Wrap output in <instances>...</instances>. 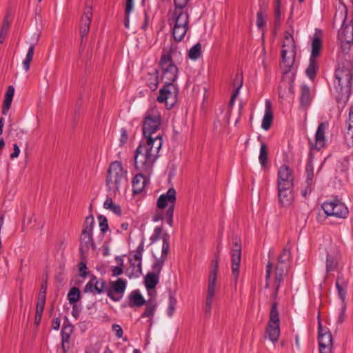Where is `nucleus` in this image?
<instances>
[{
    "instance_id": "nucleus-1",
    "label": "nucleus",
    "mask_w": 353,
    "mask_h": 353,
    "mask_svg": "<svg viewBox=\"0 0 353 353\" xmlns=\"http://www.w3.org/2000/svg\"><path fill=\"white\" fill-rule=\"evenodd\" d=\"M161 124L159 110L152 107L145 112L143 121V139L137 148L134 164L137 173L134 176H150L154 163L159 157L163 137L158 132Z\"/></svg>"
},
{
    "instance_id": "nucleus-2",
    "label": "nucleus",
    "mask_w": 353,
    "mask_h": 353,
    "mask_svg": "<svg viewBox=\"0 0 353 353\" xmlns=\"http://www.w3.org/2000/svg\"><path fill=\"white\" fill-rule=\"evenodd\" d=\"M189 0H174V8L168 12V24L176 41H181L189 29Z\"/></svg>"
},
{
    "instance_id": "nucleus-3",
    "label": "nucleus",
    "mask_w": 353,
    "mask_h": 353,
    "mask_svg": "<svg viewBox=\"0 0 353 353\" xmlns=\"http://www.w3.org/2000/svg\"><path fill=\"white\" fill-rule=\"evenodd\" d=\"M126 287L127 281L123 279L110 281L108 286L103 279H97L95 275H92L83 288V292H90L92 294L106 293L107 296L112 301L119 302L123 297Z\"/></svg>"
},
{
    "instance_id": "nucleus-4",
    "label": "nucleus",
    "mask_w": 353,
    "mask_h": 353,
    "mask_svg": "<svg viewBox=\"0 0 353 353\" xmlns=\"http://www.w3.org/2000/svg\"><path fill=\"white\" fill-rule=\"evenodd\" d=\"M181 57V54L177 48L173 45H169L163 48L159 61V68L161 74V79L164 83H174L178 78L179 69L174 63V59Z\"/></svg>"
},
{
    "instance_id": "nucleus-5",
    "label": "nucleus",
    "mask_w": 353,
    "mask_h": 353,
    "mask_svg": "<svg viewBox=\"0 0 353 353\" xmlns=\"http://www.w3.org/2000/svg\"><path fill=\"white\" fill-rule=\"evenodd\" d=\"M353 79V64L346 60L339 63L335 71L334 81V90L338 100H342L343 97L347 98L351 92L352 81Z\"/></svg>"
},
{
    "instance_id": "nucleus-6",
    "label": "nucleus",
    "mask_w": 353,
    "mask_h": 353,
    "mask_svg": "<svg viewBox=\"0 0 353 353\" xmlns=\"http://www.w3.org/2000/svg\"><path fill=\"white\" fill-rule=\"evenodd\" d=\"M176 203V192L174 188H170L165 193L161 194L157 201V208L165 210L166 223L170 227L173 226L174 211Z\"/></svg>"
},
{
    "instance_id": "nucleus-7",
    "label": "nucleus",
    "mask_w": 353,
    "mask_h": 353,
    "mask_svg": "<svg viewBox=\"0 0 353 353\" xmlns=\"http://www.w3.org/2000/svg\"><path fill=\"white\" fill-rule=\"evenodd\" d=\"M94 219L92 214L88 216L83 223V230L80 236L79 252L84 256L92 248L95 250L96 245L92 237Z\"/></svg>"
},
{
    "instance_id": "nucleus-8",
    "label": "nucleus",
    "mask_w": 353,
    "mask_h": 353,
    "mask_svg": "<svg viewBox=\"0 0 353 353\" xmlns=\"http://www.w3.org/2000/svg\"><path fill=\"white\" fill-rule=\"evenodd\" d=\"M296 57V46L293 36L287 33L283 41L281 50V67L284 68L286 73L290 71L294 65Z\"/></svg>"
},
{
    "instance_id": "nucleus-9",
    "label": "nucleus",
    "mask_w": 353,
    "mask_h": 353,
    "mask_svg": "<svg viewBox=\"0 0 353 353\" xmlns=\"http://www.w3.org/2000/svg\"><path fill=\"white\" fill-rule=\"evenodd\" d=\"M218 260L212 261L210 274L208 277V286L205 307V315L209 317L211 314V309L213 299L215 294V285L217 279Z\"/></svg>"
},
{
    "instance_id": "nucleus-10",
    "label": "nucleus",
    "mask_w": 353,
    "mask_h": 353,
    "mask_svg": "<svg viewBox=\"0 0 353 353\" xmlns=\"http://www.w3.org/2000/svg\"><path fill=\"white\" fill-rule=\"evenodd\" d=\"M266 333L269 339L273 343H276L280 336L279 314L277 308V303L272 304L270 320L268 323Z\"/></svg>"
},
{
    "instance_id": "nucleus-11",
    "label": "nucleus",
    "mask_w": 353,
    "mask_h": 353,
    "mask_svg": "<svg viewBox=\"0 0 353 353\" xmlns=\"http://www.w3.org/2000/svg\"><path fill=\"white\" fill-rule=\"evenodd\" d=\"M144 251V239H142L134 252V259L137 263L129 259L130 266L125 270V274L129 279L138 278L142 273V256Z\"/></svg>"
},
{
    "instance_id": "nucleus-12",
    "label": "nucleus",
    "mask_w": 353,
    "mask_h": 353,
    "mask_svg": "<svg viewBox=\"0 0 353 353\" xmlns=\"http://www.w3.org/2000/svg\"><path fill=\"white\" fill-rule=\"evenodd\" d=\"M164 85L159 90L157 101L165 103L168 109H171L176 103L178 89L172 83H164Z\"/></svg>"
},
{
    "instance_id": "nucleus-13",
    "label": "nucleus",
    "mask_w": 353,
    "mask_h": 353,
    "mask_svg": "<svg viewBox=\"0 0 353 353\" xmlns=\"http://www.w3.org/2000/svg\"><path fill=\"white\" fill-rule=\"evenodd\" d=\"M321 207L327 216L345 219L349 213L347 206L338 199H334L330 201H325Z\"/></svg>"
},
{
    "instance_id": "nucleus-14",
    "label": "nucleus",
    "mask_w": 353,
    "mask_h": 353,
    "mask_svg": "<svg viewBox=\"0 0 353 353\" xmlns=\"http://www.w3.org/2000/svg\"><path fill=\"white\" fill-rule=\"evenodd\" d=\"M318 341L320 353H331L333 346L332 335L327 327L322 326L321 321L318 323Z\"/></svg>"
},
{
    "instance_id": "nucleus-15",
    "label": "nucleus",
    "mask_w": 353,
    "mask_h": 353,
    "mask_svg": "<svg viewBox=\"0 0 353 353\" xmlns=\"http://www.w3.org/2000/svg\"><path fill=\"white\" fill-rule=\"evenodd\" d=\"M234 248L232 249L231 255L232 272L234 276L235 281H237L239 275V265L241 260V241L236 238L234 242Z\"/></svg>"
},
{
    "instance_id": "nucleus-16",
    "label": "nucleus",
    "mask_w": 353,
    "mask_h": 353,
    "mask_svg": "<svg viewBox=\"0 0 353 353\" xmlns=\"http://www.w3.org/2000/svg\"><path fill=\"white\" fill-rule=\"evenodd\" d=\"M168 236L163 237V245L161 250V254L159 258L155 257L154 261L152 265V273L157 274L160 276L161 270L165 264V261L167 259L168 254L170 250V244Z\"/></svg>"
},
{
    "instance_id": "nucleus-17",
    "label": "nucleus",
    "mask_w": 353,
    "mask_h": 353,
    "mask_svg": "<svg viewBox=\"0 0 353 353\" xmlns=\"http://www.w3.org/2000/svg\"><path fill=\"white\" fill-rule=\"evenodd\" d=\"M323 32L322 30L319 28H315L312 37L310 59H317V58L320 56L323 47Z\"/></svg>"
},
{
    "instance_id": "nucleus-18",
    "label": "nucleus",
    "mask_w": 353,
    "mask_h": 353,
    "mask_svg": "<svg viewBox=\"0 0 353 353\" xmlns=\"http://www.w3.org/2000/svg\"><path fill=\"white\" fill-rule=\"evenodd\" d=\"M92 17V8L89 6L85 7L81 19L80 24V33L82 39L85 37L90 31V25L91 23Z\"/></svg>"
},
{
    "instance_id": "nucleus-19",
    "label": "nucleus",
    "mask_w": 353,
    "mask_h": 353,
    "mask_svg": "<svg viewBox=\"0 0 353 353\" xmlns=\"http://www.w3.org/2000/svg\"><path fill=\"white\" fill-rule=\"evenodd\" d=\"M348 283V278H346L341 272H339L336 280V288L338 295L341 301L345 300Z\"/></svg>"
},
{
    "instance_id": "nucleus-20",
    "label": "nucleus",
    "mask_w": 353,
    "mask_h": 353,
    "mask_svg": "<svg viewBox=\"0 0 353 353\" xmlns=\"http://www.w3.org/2000/svg\"><path fill=\"white\" fill-rule=\"evenodd\" d=\"M327 125L325 123H321L317 128L315 133L314 143H311L312 148L316 150H320L325 145V132Z\"/></svg>"
},
{
    "instance_id": "nucleus-21",
    "label": "nucleus",
    "mask_w": 353,
    "mask_h": 353,
    "mask_svg": "<svg viewBox=\"0 0 353 353\" xmlns=\"http://www.w3.org/2000/svg\"><path fill=\"white\" fill-rule=\"evenodd\" d=\"M347 17V8L343 3H339L336 6V12L334 17V26L339 25L343 26L345 23Z\"/></svg>"
},
{
    "instance_id": "nucleus-22",
    "label": "nucleus",
    "mask_w": 353,
    "mask_h": 353,
    "mask_svg": "<svg viewBox=\"0 0 353 353\" xmlns=\"http://www.w3.org/2000/svg\"><path fill=\"white\" fill-rule=\"evenodd\" d=\"M273 120V115L272 111V103L269 99L265 100V112L262 119L261 128L264 130L270 129Z\"/></svg>"
},
{
    "instance_id": "nucleus-23",
    "label": "nucleus",
    "mask_w": 353,
    "mask_h": 353,
    "mask_svg": "<svg viewBox=\"0 0 353 353\" xmlns=\"http://www.w3.org/2000/svg\"><path fill=\"white\" fill-rule=\"evenodd\" d=\"M73 332V326L68 323H64L61 329V347L63 352H66L68 350V347H66V344L69 343L71 335Z\"/></svg>"
},
{
    "instance_id": "nucleus-24",
    "label": "nucleus",
    "mask_w": 353,
    "mask_h": 353,
    "mask_svg": "<svg viewBox=\"0 0 353 353\" xmlns=\"http://www.w3.org/2000/svg\"><path fill=\"white\" fill-rule=\"evenodd\" d=\"M128 174L127 170L124 169L121 161H114L110 165L108 176H125Z\"/></svg>"
},
{
    "instance_id": "nucleus-25",
    "label": "nucleus",
    "mask_w": 353,
    "mask_h": 353,
    "mask_svg": "<svg viewBox=\"0 0 353 353\" xmlns=\"http://www.w3.org/2000/svg\"><path fill=\"white\" fill-rule=\"evenodd\" d=\"M145 300L139 290L132 291L129 295L128 305L130 307H141L145 305Z\"/></svg>"
},
{
    "instance_id": "nucleus-26",
    "label": "nucleus",
    "mask_w": 353,
    "mask_h": 353,
    "mask_svg": "<svg viewBox=\"0 0 353 353\" xmlns=\"http://www.w3.org/2000/svg\"><path fill=\"white\" fill-rule=\"evenodd\" d=\"M278 196L279 203L281 206H289L294 200L293 190H278Z\"/></svg>"
},
{
    "instance_id": "nucleus-27",
    "label": "nucleus",
    "mask_w": 353,
    "mask_h": 353,
    "mask_svg": "<svg viewBox=\"0 0 353 353\" xmlns=\"http://www.w3.org/2000/svg\"><path fill=\"white\" fill-rule=\"evenodd\" d=\"M339 41H353V26L350 24L341 26L338 34Z\"/></svg>"
},
{
    "instance_id": "nucleus-28",
    "label": "nucleus",
    "mask_w": 353,
    "mask_h": 353,
    "mask_svg": "<svg viewBox=\"0 0 353 353\" xmlns=\"http://www.w3.org/2000/svg\"><path fill=\"white\" fill-rule=\"evenodd\" d=\"M301 96H300V103L302 107H308L312 101V96L310 88L308 85L305 84L301 85Z\"/></svg>"
},
{
    "instance_id": "nucleus-29",
    "label": "nucleus",
    "mask_w": 353,
    "mask_h": 353,
    "mask_svg": "<svg viewBox=\"0 0 353 353\" xmlns=\"http://www.w3.org/2000/svg\"><path fill=\"white\" fill-rule=\"evenodd\" d=\"M150 178H132V185L133 194L141 193L146 184L149 183Z\"/></svg>"
},
{
    "instance_id": "nucleus-30",
    "label": "nucleus",
    "mask_w": 353,
    "mask_h": 353,
    "mask_svg": "<svg viewBox=\"0 0 353 353\" xmlns=\"http://www.w3.org/2000/svg\"><path fill=\"white\" fill-rule=\"evenodd\" d=\"M290 265L277 263L275 267V283H282L284 276L287 274Z\"/></svg>"
},
{
    "instance_id": "nucleus-31",
    "label": "nucleus",
    "mask_w": 353,
    "mask_h": 353,
    "mask_svg": "<svg viewBox=\"0 0 353 353\" xmlns=\"http://www.w3.org/2000/svg\"><path fill=\"white\" fill-rule=\"evenodd\" d=\"M159 278H160V276L158 275L157 274H154V273H152L150 272H148L146 274V276L145 277V280H144L145 288L148 290L154 289L156 285L159 282Z\"/></svg>"
},
{
    "instance_id": "nucleus-32",
    "label": "nucleus",
    "mask_w": 353,
    "mask_h": 353,
    "mask_svg": "<svg viewBox=\"0 0 353 353\" xmlns=\"http://www.w3.org/2000/svg\"><path fill=\"white\" fill-rule=\"evenodd\" d=\"M145 311L141 315V318H149L150 325H152V318L154 315L157 305L152 301H148L146 303Z\"/></svg>"
},
{
    "instance_id": "nucleus-33",
    "label": "nucleus",
    "mask_w": 353,
    "mask_h": 353,
    "mask_svg": "<svg viewBox=\"0 0 353 353\" xmlns=\"http://www.w3.org/2000/svg\"><path fill=\"white\" fill-rule=\"evenodd\" d=\"M14 89L12 86H9L5 96V99L3 105L2 113L6 115L9 109L10 108L11 103L14 96Z\"/></svg>"
},
{
    "instance_id": "nucleus-34",
    "label": "nucleus",
    "mask_w": 353,
    "mask_h": 353,
    "mask_svg": "<svg viewBox=\"0 0 353 353\" xmlns=\"http://www.w3.org/2000/svg\"><path fill=\"white\" fill-rule=\"evenodd\" d=\"M243 78L242 73L238 72L236 74L233 81L234 92L231 97V101L233 102L234 99L239 94L240 90L243 86Z\"/></svg>"
},
{
    "instance_id": "nucleus-35",
    "label": "nucleus",
    "mask_w": 353,
    "mask_h": 353,
    "mask_svg": "<svg viewBox=\"0 0 353 353\" xmlns=\"http://www.w3.org/2000/svg\"><path fill=\"white\" fill-rule=\"evenodd\" d=\"M145 82L152 90H155L159 84L158 72L154 70L153 72L148 73L145 77Z\"/></svg>"
},
{
    "instance_id": "nucleus-36",
    "label": "nucleus",
    "mask_w": 353,
    "mask_h": 353,
    "mask_svg": "<svg viewBox=\"0 0 353 353\" xmlns=\"http://www.w3.org/2000/svg\"><path fill=\"white\" fill-rule=\"evenodd\" d=\"M277 186L278 190H293V178H278Z\"/></svg>"
},
{
    "instance_id": "nucleus-37",
    "label": "nucleus",
    "mask_w": 353,
    "mask_h": 353,
    "mask_svg": "<svg viewBox=\"0 0 353 353\" xmlns=\"http://www.w3.org/2000/svg\"><path fill=\"white\" fill-rule=\"evenodd\" d=\"M103 208L107 210H110L114 214L120 215L121 214V209L120 205L114 204L112 199L108 196L103 203Z\"/></svg>"
},
{
    "instance_id": "nucleus-38",
    "label": "nucleus",
    "mask_w": 353,
    "mask_h": 353,
    "mask_svg": "<svg viewBox=\"0 0 353 353\" xmlns=\"http://www.w3.org/2000/svg\"><path fill=\"white\" fill-rule=\"evenodd\" d=\"M338 266V259L336 256L332 255L329 253L327 254L326 258V271L327 272H332L336 270Z\"/></svg>"
},
{
    "instance_id": "nucleus-39",
    "label": "nucleus",
    "mask_w": 353,
    "mask_h": 353,
    "mask_svg": "<svg viewBox=\"0 0 353 353\" xmlns=\"http://www.w3.org/2000/svg\"><path fill=\"white\" fill-rule=\"evenodd\" d=\"M317 65V59H310L309 65L305 70V73L311 80H313L316 76Z\"/></svg>"
},
{
    "instance_id": "nucleus-40",
    "label": "nucleus",
    "mask_w": 353,
    "mask_h": 353,
    "mask_svg": "<svg viewBox=\"0 0 353 353\" xmlns=\"http://www.w3.org/2000/svg\"><path fill=\"white\" fill-rule=\"evenodd\" d=\"M268 161V148L265 143H261L259 150V161L262 168L266 166Z\"/></svg>"
},
{
    "instance_id": "nucleus-41",
    "label": "nucleus",
    "mask_w": 353,
    "mask_h": 353,
    "mask_svg": "<svg viewBox=\"0 0 353 353\" xmlns=\"http://www.w3.org/2000/svg\"><path fill=\"white\" fill-rule=\"evenodd\" d=\"M34 51V45H31L28 48V52L24 60L23 61V68L26 72L30 70V63L33 59Z\"/></svg>"
},
{
    "instance_id": "nucleus-42",
    "label": "nucleus",
    "mask_w": 353,
    "mask_h": 353,
    "mask_svg": "<svg viewBox=\"0 0 353 353\" xmlns=\"http://www.w3.org/2000/svg\"><path fill=\"white\" fill-rule=\"evenodd\" d=\"M80 299L81 294L79 288L76 287L72 288L68 294V299L69 301V303L71 305L77 304V303L80 300Z\"/></svg>"
},
{
    "instance_id": "nucleus-43",
    "label": "nucleus",
    "mask_w": 353,
    "mask_h": 353,
    "mask_svg": "<svg viewBox=\"0 0 353 353\" xmlns=\"http://www.w3.org/2000/svg\"><path fill=\"white\" fill-rule=\"evenodd\" d=\"M290 259H291L290 249L287 247H285L283 250L282 253L278 257L277 263L290 265Z\"/></svg>"
},
{
    "instance_id": "nucleus-44",
    "label": "nucleus",
    "mask_w": 353,
    "mask_h": 353,
    "mask_svg": "<svg viewBox=\"0 0 353 353\" xmlns=\"http://www.w3.org/2000/svg\"><path fill=\"white\" fill-rule=\"evenodd\" d=\"M278 168V176H290L292 173L291 168L285 163H281L280 165L276 164Z\"/></svg>"
},
{
    "instance_id": "nucleus-45",
    "label": "nucleus",
    "mask_w": 353,
    "mask_h": 353,
    "mask_svg": "<svg viewBox=\"0 0 353 353\" xmlns=\"http://www.w3.org/2000/svg\"><path fill=\"white\" fill-rule=\"evenodd\" d=\"M201 55V45L199 43H197L194 46H192L188 51V57L191 60L196 61L197 60Z\"/></svg>"
},
{
    "instance_id": "nucleus-46",
    "label": "nucleus",
    "mask_w": 353,
    "mask_h": 353,
    "mask_svg": "<svg viewBox=\"0 0 353 353\" xmlns=\"http://www.w3.org/2000/svg\"><path fill=\"white\" fill-rule=\"evenodd\" d=\"M134 9V0H126L125 3V17L124 21V26L125 28H129L130 15Z\"/></svg>"
},
{
    "instance_id": "nucleus-47",
    "label": "nucleus",
    "mask_w": 353,
    "mask_h": 353,
    "mask_svg": "<svg viewBox=\"0 0 353 353\" xmlns=\"http://www.w3.org/2000/svg\"><path fill=\"white\" fill-rule=\"evenodd\" d=\"M305 185V187L304 188V189H303L301 190V195L304 198H306L307 196L310 194V193L314 188L313 178H306Z\"/></svg>"
},
{
    "instance_id": "nucleus-48",
    "label": "nucleus",
    "mask_w": 353,
    "mask_h": 353,
    "mask_svg": "<svg viewBox=\"0 0 353 353\" xmlns=\"http://www.w3.org/2000/svg\"><path fill=\"white\" fill-rule=\"evenodd\" d=\"M267 17L261 11H259L256 14V26L259 30H263L265 26Z\"/></svg>"
},
{
    "instance_id": "nucleus-49",
    "label": "nucleus",
    "mask_w": 353,
    "mask_h": 353,
    "mask_svg": "<svg viewBox=\"0 0 353 353\" xmlns=\"http://www.w3.org/2000/svg\"><path fill=\"white\" fill-rule=\"evenodd\" d=\"M340 41V46H341V51L344 55H347L350 54V52L352 50V42L353 41H347V40L345 41Z\"/></svg>"
},
{
    "instance_id": "nucleus-50",
    "label": "nucleus",
    "mask_w": 353,
    "mask_h": 353,
    "mask_svg": "<svg viewBox=\"0 0 353 353\" xmlns=\"http://www.w3.org/2000/svg\"><path fill=\"white\" fill-rule=\"evenodd\" d=\"M98 220L99 223L100 231L102 234H105L109 229L108 219L103 215H99Z\"/></svg>"
},
{
    "instance_id": "nucleus-51",
    "label": "nucleus",
    "mask_w": 353,
    "mask_h": 353,
    "mask_svg": "<svg viewBox=\"0 0 353 353\" xmlns=\"http://www.w3.org/2000/svg\"><path fill=\"white\" fill-rule=\"evenodd\" d=\"M10 26V22L8 18H6L3 21L1 32H0V43H3L6 37Z\"/></svg>"
},
{
    "instance_id": "nucleus-52",
    "label": "nucleus",
    "mask_w": 353,
    "mask_h": 353,
    "mask_svg": "<svg viewBox=\"0 0 353 353\" xmlns=\"http://www.w3.org/2000/svg\"><path fill=\"white\" fill-rule=\"evenodd\" d=\"M46 304V298L43 297V293L39 294L37 299V303L36 305V312L39 313H43Z\"/></svg>"
},
{
    "instance_id": "nucleus-53",
    "label": "nucleus",
    "mask_w": 353,
    "mask_h": 353,
    "mask_svg": "<svg viewBox=\"0 0 353 353\" xmlns=\"http://www.w3.org/2000/svg\"><path fill=\"white\" fill-rule=\"evenodd\" d=\"M346 310H347V303L345 300L341 301V312L339 315L338 319H337V323L341 324L346 319Z\"/></svg>"
},
{
    "instance_id": "nucleus-54",
    "label": "nucleus",
    "mask_w": 353,
    "mask_h": 353,
    "mask_svg": "<svg viewBox=\"0 0 353 353\" xmlns=\"http://www.w3.org/2000/svg\"><path fill=\"white\" fill-rule=\"evenodd\" d=\"M165 173L167 176H175L178 174L177 165L174 162H169Z\"/></svg>"
},
{
    "instance_id": "nucleus-55",
    "label": "nucleus",
    "mask_w": 353,
    "mask_h": 353,
    "mask_svg": "<svg viewBox=\"0 0 353 353\" xmlns=\"http://www.w3.org/2000/svg\"><path fill=\"white\" fill-rule=\"evenodd\" d=\"M162 228L161 227H156L154 230L153 234L150 236V241L154 243L159 241L161 239V236L162 234Z\"/></svg>"
},
{
    "instance_id": "nucleus-56",
    "label": "nucleus",
    "mask_w": 353,
    "mask_h": 353,
    "mask_svg": "<svg viewBox=\"0 0 353 353\" xmlns=\"http://www.w3.org/2000/svg\"><path fill=\"white\" fill-rule=\"evenodd\" d=\"M272 268V263L271 262H268L266 265V273H265V288H268L270 287V279L271 276V272Z\"/></svg>"
},
{
    "instance_id": "nucleus-57",
    "label": "nucleus",
    "mask_w": 353,
    "mask_h": 353,
    "mask_svg": "<svg viewBox=\"0 0 353 353\" xmlns=\"http://www.w3.org/2000/svg\"><path fill=\"white\" fill-rule=\"evenodd\" d=\"M275 21L279 23L281 14V3L280 2L275 3L274 6Z\"/></svg>"
},
{
    "instance_id": "nucleus-58",
    "label": "nucleus",
    "mask_w": 353,
    "mask_h": 353,
    "mask_svg": "<svg viewBox=\"0 0 353 353\" xmlns=\"http://www.w3.org/2000/svg\"><path fill=\"white\" fill-rule=\"evenodd\" d=\"M87 270V265L86 263L83 261H81L79 263V276L85 278L87 274H88V272H86Z\"/></svg>"
},
{
    "instance_id": "nucleus-59",
    "label": "nucleus",
    "mask_w": 353,
    "mask_h": 353,
    "mask_svg": "<svg viewBox=\"0 0 353 353\" xmlns=\"http://www.w3.org/2000/svg\"><path fill=\"white\" fill-rule=\"evenodd\" d=\"M112 329L114 332L115 336L118 339H120V338L122 337V336H123V330H122V327L119 325L115 324V323L113 324L112 326Z\"/></svg>"
},
{
    "instance_id": "nucleus-60",
    "label": "nucleus",
    "mask_w": 353,
    "mask_h": 353,
    "mask_svg": "<svg viewBox=\"0 0 353 353\" xmlns=\"http://www.w3.org/2000/svg\"><path fill=\"white\" fill-rule=\"evenodd\" d=\"M123 272V266H114L112 268V275L113 276H118L122 274Z\"/></svg>"
},
{
    "instance_id": "nucleus-61",
    "label": "nucleus",
    "mask_w": 353,
    "mask_h": 353,
    "mask_svg": "<svg viewBox=\"0 0 353 353\" xmlns=\"http://www.w3.org/2000/svg\"><path fill=\"white\" fill-rule=\"evenodd\" d=\"M120 132H121L120 143L121 145H123L128 141V136L127 134V131L125 128H121L120 130Z\"/></svg>"
},
{
    "instance_id": "nucleus-62",
    "label": "nucleus",
    "mask_w": 353,
    "mask_h": 353,
    "mask_svg": "<svg viewBox=\"0 0 353 353\" xmlns=\"http://www.w3.org/2000/svg\"><path fill=\"white\" fill-rule=\"evenodd\" d=\"M165 220L166 217L165 215V211L162 213H158L157 212L153 216H152V221L154 222H158L159 221Z\"/></svg>"
},
{
    "instance_id": "nucleus-63",
    "label": "nucleus",
    "mask_w": 353,
    "mask_h": 353,
    "mask_svg": "<svg viewBox=\"0 0 353 353\" xmlns=\"http://www.w3.org/2000/svg\"><path fill=\"white\" fill-rule=\"evenodd\" d=\"M19 154H20V148L17 143H14L13 145V152L10 154V158L12 159L17 158L19 157Z\"/></svg>"
},
{
    "instance_id": "nucleus-64",
    "label": "nucleus",
    "mask_w": 353,
    "mask_h": 353,
    "mask_svg": "<svg viewBox=\"0 0 353 353\" xmlns=\"http://www.w3.org/2000/svg\"><path fill=\"white\" fill-rule=\"evenodd\" d=\"M349 130L353 129V106L350 108L349 112V120H348Z\"/></svg>"
}]
</instances>
